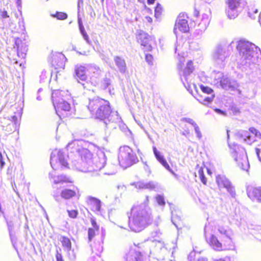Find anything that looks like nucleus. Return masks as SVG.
I'll use <instances>...</instances> for the list:
<instances>
[{"instance_id": "1", "label": "nucleus", "mask_w": 261, "mask_h": 261, "mask_svg": "<svg viewBox=\"0 0 261 261\" xmlns=\"http://www.w3.org/2000/svg\"><path fill=\"white\" fill-rule=\"evenodd\" d=\"M82 140H74L67 145V149L70 152L67 158L70 163L67 162L65 154L62 150L57 149L53 151L50 155V164L52 168L56 170L59 166L62 167L72 168L79 171L87 172L99 171L103 168L107 161L105 152H97V155L93 156L89 150L83 147Z\"/></svg>"}, {"instance_id": "2", "label": "nucleus", "mask_w": 261, "mask_h": 261, "mask_svg": "<svg viewBox=\"0 0 261 261\" xmlns=\"http://www.w3.org/2000/svg\"><path fill=\"white\" fill-rule=\"evenodd\" d=\"M87 107L96 119L103 121L106 127L105 139L107 140L110 134L109 129L116 127L115 123L120 122L121 117L117 111H112L108 101L99 97L90 99Z\"/></svg>"}, {"instance_id": "3", "label": "nucleus", "mask_w": 261, "mask_h": 261, "mask_svg": "<svg viewBox=\"0 0 261 261\" xmlns=\"http://www.w3.org/2000/svg\"><path fill=\"white\" fill-rule=\"evenodd\" d=\"M128 218L129 227L132 231L140 232L143 230L152 220L150 210L146 202L134 205Z\"/></svg>"}, {"instance_id": "4", "label": "nucleus", "mask_w": 261, "mask_h": 261, "mask_svg": "<svg viewBox=\"0 0 261 261\" xmlns=\"http://www.w3.org/2000/svg\"><path fill=\"white\" fill-rule=\"evenodd\" d=\"M236 44L241 58V64L250 67L257 64L261 59V50L254 44L244 39L232 41L230 45Z\"/></svg>"}, {"instance_id": "5", "label": "nucleus", "mask_w": 261, "mask_h": 261, "mask_svg": "<svg viewBox=\"0 0 261 261\" xmlns=\"http://www.w3.org/2000/svg\"><path fill=\"white\" fill-rule=\"evenodd\" d=\"M52 100L57 114L60 118L68 117L70 115V105L67 100L71 96L68 91L60 90H54L52 92Z\"/></svg>"}, {"instance_id": "6", "label": "nucleus", "mask_w": 261, "mask_h": 261, "mask_svg": "<svg viewBox=\"0 0 261 261\" xmlns=\"http://www.w3.org/2000/svg\"><path fill=\"white\" fill-rule=\"evenodd\" d=\"M118 158L120 166L124 169L138 162L137 156L133 153L132 149L127 146L120 148Z\"/></svg>"}, {"instance_id": "7", "label": "nucleus", "mask_w": 261, "mask_h": 261, "mask_svg": "<svg viewBox=\"0 0 261 261\" xmlns=\"http://www.w3.org/2000/svg\"><path fill=\"white\" fill-rule=\"evenodd\" d=\"M233 146L234 148L231 152L232 158L241 169L247 171L249 168V163L245 149L235 144Z\"/></svg>"}, {"instance_id": "8", "label": "nucleus", "mask_w": 261, "mask_h": 261, "mask_svg": "<svg viewBox=\"0 0 261 261\" xmlns=\"http://www.w3.org/2000/svg\"><path fill=\"white\" fill-rule=\"evenodd\" d=\"M245 4V0H227L228 7L226 12L228 18L233 19L238 17Z\"/></svg>"}, {"instance_id": "9", "label": "nucleus", "mask_w": 261, "mask_h": 261, "mask_svg": "<svg viewBox=\"0 0 261 261\" xmlns=\"http://www.w3.org/2000/svg\"><path fill=\"white\" fill-rule=\"evenodd\" d=\"M229 52L226 47L218 45L215 49L213 54V60L216 64L220 67H224L227 59L229 56Z\"/></svg>"}, {"instance_id": "10", "label": "nucleus", "mask_w": 261, "mask_h": 261, "mask_svg": "<svg viewBox=\"0 0 261 261\" xmlns=\"http://www.w3.org/2000/svg\"><path fill=\"white\" fill-rule=\"evenodd\" d=\"M137 41L141 45L144 46L147 50H152V44L155 42V38L149 36L142 30H138L136 32Z\"/></svg>"}, {"instance_id": "11", "label": "nucleus", "mask_w": 261, "mask_h": 261, "mask_svg": "<svg viewBox=\"0 0 261 261\" xmlns=\"http://www.w3.org/2000/svg\"><path fill=\"white\" fill-rule=\"evenodd\" d=\"M181 66L180 64L178 65L179 69V74L180 76L181 80L185 86V87L189 91V88L190 87V77L191 74L193 72L194 68L193 66V63L191 61H188L186 67L184 70H180Z\"/></svg>"}, {"instance_id": "12", "label": "nucleus", "mask_w": 261, "mask_h": 261, "mask_svg": "<svg viewBox=\"0 0 261 261\" xmlns=\"http://www.w3.org/2000/svg\"><path fill=\"white\" fill-rule=\"evenodd\" d=\"M216 180L219 188H225L232 197H235L236 193L234 187L225 176L218 175L216 176Z\"/></svg>"}, {"instance_id": "13", "label": "nucleus", "mask_w": 261, "mask_h": 261, "mask_svg": "<svg viewBox=\"0 0 261 261\" xmlns=\"http://www.w3.org/2000/svg\"><path fill=\"white\" fill-rule=\"evenodd\" d=\"M87 71L90 74V82L96 86L99 84L102 76V71L99 67L95 64L87 65Z\"/></svg>"}, {"instance_id": "14", "label": "nucleus", "mask_w": 261, "mask_h": 261, "mask_svg": "<svg viewBox=\"0 0 261 261\" xmlns=\"http://www.w3.org/2000/svg\"><path fill=\"white\" fill-rule=\"evenodd\" d=\"M186 18H187V16L185 13H180L177 17L173 29L175 34H177V29L182 33H186L189 31V27Z\"/></svg>"}, {"instance_id": "15", "label": "nucleus", "mask_w": 261, "mask_h": 261, "mask_svg": "<svg viewBox=\"0 0 261 261\" xmlns=\"http://www.w3.org/2000/svg\"><path fill=\"white\" fill-rule=\"evenodd\" d=\"M86 69H87V66L86 67L82 65H76L74 67V72L79 83H81L83 86L84 89H88L89 83L88 82H86L87 80V75L86 74Z\"/></svg>"}, {"instance_id": "16", "label": "nucleus", "mask_w": 261, "mask_h": 261, "mask_svg": "<svg viewBox=\"0 0 261 261\" xmlns=\"http://www.w3.org/2000/svg\"><path fill=\"white\" fill-rule=\"evenodd\" d=\"M206 241L208 244L215 250L221 251L223 250H229L233 247V245H230L228 246L225 243H224L223 245L218 240L217 238L214 234L207 238L206 237Z\"/></svg>"}, {"instance_id": "17", "label": "nucleus", "mask_w": 261, "mask_h": 261, "mask_svg": "<svg viewBox=\"0 0 261 261\" xmlns=\"http://www.w3.org/2000/svg\"><path fill=\"white\" fill-rule=\"evenodd\" d=\"M249 130L250 133L247 131H242L241 134L244 142L248 144H251L255 141V137L257 138H261V134L254 127L250 128Z\"/></svg>"}, {"instance_id": "18", "label": "nucleus", "mask_w": 261, "mask_h": 261, "mask_svg": "<svg viewBox=\"0 0 261 261\" xmlns=\"http://www.w3.org/2000/svg\"><path fill=\"white\" fill-rule=\"evenodd\" d=\"M218 231L220 235V238L228 246L233 245L231 238L232 235V231L231 229L227 227L220 226L218 227Z\"/></svg>"}, {"instance_id": "19", "label": "nucleus", "mask_w": 261, "mask_h": 261, "mask_svg": "<svg viewBox=\"0 0 261 261\" xmlns=\"http://www.w3.org/2000/svg\"><path fill=\"white\" fill-rule=\"evenodd\" d=\"M219 87H221L223 89L230 91H234L238 87V83L236 81L231 80L230 78L225 76L220 81Z\"/></svg>"}, {"instance_id": "20", "label": "nucleus", "mask_w": 261, "mask_h": 261, "mask_svg": "<svg viewBox=\"0 0 261 261\" xmlns=\"http://www.w3.org/2000/svg\"><path fill=\"white\" fill-rule=\"evenodd\" d=\"M17 47L18 56L22 59L24 58L28 51V45L25 40H22L19 38H16L14 47Z\"/></svg>"}, {"instance_id": "21", "label": "nucleus", "mask_w": 261, "mask_h": 261, "mask_svg": "<svg viewBox=\"0 0 261 261\" xmlns=\"http://www.w3.org/2000/svg\"><path fill=\"white\" fill-rule=\"evenodd\" d=\"M135 187L138 189H148L149 190H156L158 188V184L152 181L146 182L143 180L139 181L133 184Z\"/></svg>"}, {"instance_id": "22", "label": "nucleus", "mask_w": 261, "mask_h": 261, "mask_svg": "<svg viewBox=\"0 0 261 261\" xmlns=\"http://www.w3.org/2000/svg\"><path fill=\"white\" fill-rule=\"evenodd\" d=\"M87 202L91 206L92 211L96 213L100 212L101 201L95 197L89 196L87 197Z\"/></svg>"}, {"instance_id": "23", "label": "nucleus", "mask_w": 261, "mask_h": 261, "mask_svg": "<svg viewBox=\"0 0 261 261\" xmlns=\"http://www.w3.org/2000/svg\"><path fill=\"white\" fill-rule=\"evenodd\" d=\"M248 197L253 201L261 202V188H251L247 191Z\"/></svg>"}, {"instance_id": "24", "label": "nucleus", "mask_w": 261, "mask_h": 261, "mask_svg": "<svg viewBox=\"0 0 261 261\" xmlns=\"http://www.w3.org/2000/svg\"><path fill=\"white\" fill-rule=\"evenodd\" d=\"M126 261H142L141 252L135 249H130L125 257Z\"/></svg>"}, {"instance_id": "25", "label": "nucleus", "mask_w": 261, "mask_h": 261, "mask_svg": "<svg viewBox=\"0 0 261 261\" xmlns=\"http://www.w3.org/2000/svg\"><path fill=\"white\" fill-rule=\"evenodd\" d=\"M49 178L50 179L53 180V182L55 184H63L64 182H71L70 178L64 175H60L58 176L54 175L52 173H49Z\"/></svg>"}, {"instance_id": "26", "label": "nucleus", "mask_w": 261, "mask_h": 261, "mask_svg": "<svg viewBox=\"0 0 261 261\" xmlns=\"http://www.w3.org/2000/svg\"><path fill=\"white\" fill-rule=\"evenodd\" d=\"M114 61L120 72L125 73L126 71V65L124 59L119 56H115Z\"/></svg>"}, {"instance_id": "27", "label": "nucleus", "mask_w": 261, "mask_h": 261, "mask_svg": "<svg viewBox=\"0 0 261 261\" xmlns=\"http://www.w3.org/2000/svg\"><path fill=\"white\" fill-rule=\"evenodd\" d=\"M210 23V17L207 14H203L201 21L198 24L199 30L201 33L204 32L208 27Z\"/></svg>"}, {"instance_id": "28", "label": "nucleus", "mask_w": 261, "mask_h": 261, "mask_svg": "<svg viewBox=\"0 0 261 261\" xmlns=\"http://www.w3.org/2000/svg\"><path fill=\"white\" fill-rule=\"evenodd\" d=\"M214 96V94H211L210 96L200 95L196 98V99L204 105H208L212 102Z\"/></svg>"}, {"instance_id": "29", "label": "nucleus", "mask_w": 261, "mask_h": 261, "mask_svg": "<svg viewBox=\"0 0 261 261\" xmlns=\"http://www.w3.org/2000/svg\"><path fill=\"white\" fill-rule=\"evenodd\" d=\"M75 195L76 191L74 190L64 189L61 193L62 198L65 199H69Z\"/></svg>"}, {"instance_id": "30", "label": "nucleus", "mask_w": 261, "mask_h": 261, "mask_svg": "<svg viewBox=\"0 0 261 261\" xmlns=\"http://www.w3.org/2000/svg\"><path fill=\"white\" fill-rule=\"evenodd\" d=\"M211 76L214 79V84L219 87V84L220 83L221 80L225 76L223 75L221 72L214 71L211 74Z\"/></svg>"}, {"instance_id": "31", "label": "nucleus", "mask_w": 261, "mask_h": 261, "mask_svg": "<svg viewBox=\"0 0 261 261\" xmlns=\"http://www.w3.org/2000/svg\"><path fill=\"white\" fill-rule=\"evenodd\" d=\"M61 241L63 246L66 248V250L71 248V243L67 237H62Z\"/></svg>"}, {"instance_id": "32", "label": "nucleus", "mask_w": 261, "mask_h": 261, "mask_svg": "<svg viewBox=\"0 0 261 261\" xmlns=\"http://www.w3.org/2000/svg\"><path fill=\"white\" fill-rule=\"evenodd\" d=\"M2 215H3L4 218H5V220L6 222L7 227H8V229L9 231V234L11 235L12 231H13V229H14L13 221L11 220H8L7 219V218L6 217V216L5 215L4 213V214H2Z\"/></svg>"}, {"instance_id": "33", "label": "nucleus", "mask_w": 261, "mask_h": 261, "mask_svg": "<svg viewBox=\"0 0 261 261\" xmlns=\"http://www.w3.org/2000/svg\"><path fill=\"white\" fill-rule=\"evenodd\" d=\"M198 174L200 177L201 181L204 185L206 184V178L204 175L203 169L202 167H200L198 169Z\"/></svg>"}, {"instance_id": "34", "label": "nucleus", "mask_w": 261, "mask_h": 261, "mask_svg": "<svg viewBox=\"0 0 261 261\" xmlns=\"http://www.w3.org/2000/svg\"><path fill=\"white\" fill-rule=\"evenodd\" d=\"M163 12V8L161 5L158 3L154 10V15L157 18H159Z\"/></svg>"}, {"instance_id": "35", "label": "nucleus", "mask_w": 261, "mask_h": 261, "mask_svg": "<svg viewBox=\"0 0 261 261\" xmlns=\"http://www.w3.org/2000/svg\"><path fill=\"white\" fill-rule=\"evenodd\" d=\"M257 13V9L254 8H252L249 9V11L248 12V15L250 18L254 19L256 18Z\"/></svg>"}, {"instance_id": "36", "label": "nucleus", "mask_w": 261, "mask_h": 261, "mask_svg": "<svg viewBox=\"0 0 261 261\" xmlns=\"http://www.w3.org/2000/svg\"><path fill=\"white\" fill-rule=\"evenodd\" d=\"M92 250L97 256H99L102 251V246L100 244H98L96 245L95 247L92 248Z\"/></svg>"}, {"instance_id": "37", "label": "nucleus", "mask_w": 261, "mask_h": 261, "mask_svg": "<svg viewBox=\"0 0 261 261\" xmlns=\"http://www.w3.org/2000/svg\"><path fill=\"white\" fill-rule=\"evenodd\" d=\"M54 17H56L59 20H64L67 18V15L65 13L57 12L55 14L51 15Z\"/></svg>"}, {"instance_id": "38", "label": "nucleus", "mask_w": 261, "mask_h": 261, "mask_svg": "<svg viewBox=\"0 0 261 261\" xmlns=\"http://www.w3.org/2000/svg\"><path fill=\"white\" fill-rule=\"evenodd\" d=\"M153 151L156 159L159 162L164 159V156L161 154V152L157 150L155 146L153 147Z\"/></svg>"}, {"instance_id": "39", "label": "nucleus", "mask_w": 261, "mask_h": 261, "mask_svg": "<svg viewBox=\"0 0 261 261\" xmlns=\"http://www.w3.org/2000/svg\"><path fill=\"white\" fill-rule=\"evenodd\" d=\"M171 214H172V217H171L172 222L177 228H178V225L179 224V223L180 222V219L178 216H174V215L173 213V212H171Z\"/></svg>"}, {"instance_id": "40", "label": "nucleus", "mask_w": 261, "mask_h": 261, "mask_svg": "<svg viewBox=\"0 0 261 261\" xmlns=\"http://www.w3.org/2000/svg\"><path fill=\"white\" fill-rule=\"evenodd\" d=\"M200 89L201 91L205 94H213V90L210 87L207 86H204L202 85H200Z\"/></svg>"}, {"instance_id": "41", "label": "nucleus", "mask_w": 261, "mask_h": 261, "mask_svg": "<svg viewBox=\"0 0 261 261\" xmlns=\"http://www.w3.org/2000/svg\"><path fill=\"white\" fill-rule=\"evenodd\" d=\"M67 251L68 256L69 259L71 261H75L76 259V255L73 250H72L71 248L70 249H68L66 250Z\"/></svg>"}, {"instance_id": "42", "label": "nucleus", "mask_w": 261, "mask_h": 261, "mask_svg": "<svg viewBox=\"0 0 261 261\" xmlns=\"http://www.w3.org/2000/svg\"><path fill=\"white\" fill-rule=\"evenodd\" d=\"M111 81L110 79L105 78L101 82V87L102 89H106L111 85Z\"/></svg>"}, {"instance_id": "43", "label": "nucleus", "mask_w": 261, "mask_h": 261, "mask_svg": "<svg viewBox=\"0 0 261 261\" xmlns=\"http://www.w3.org/2000/svg\"><path fill=\"white\" fill-rule=\"evenodd\" d=\"M160 163L163 165V166H164L167 170H168L169 171H170V172H171L173 174H174V173L173 172V171L172 170V169L170 168L169 164H168V163L167 162L166 160H165V159L164 158V159H163L160 162Z\"/></svg>"}, {"instance_id": "44", "label": "nucleus", "mask_w": 261, "mask_h": 261, "mask_svg": "<svg viewBox=\"0 0 261 261\" xmlns=\"http://www.w3.org/2000/svg\"><path fill=\"white\" fill-rule=\"evenodd\" d=\"M156 200L158 203L160 205H164L165 204L164 198L161 195H158L156 196Z\"/></svg>"}, {"instance_id": "45", "label": "nucleus", "mask_w": 261, "mask_h": 261, "mask_svg": "<svg viewBox=\"0 0 261 261\" xmlns=\"http://www.w3.org/2000/svg\"><path fill=\"white\" fill-rule=\"evenodd\" d=\"M67 213L69 217L75 218L77 217L78 212L76 210H67Z\"/></svg>"}, {"instance_id": "46", "label": "nucleus", "mask_w": 261, "mask_h": 261, "mask_svg": "<svg viewBox=\"0 0 261 261\" xmlns=\"http://www.w3.org/2000/svg\"><path fill=\"white\" fill-rule=\"evenodd\" d=\"M252 234L256 239L261 241V228L258 230H255Z\"/></svg>"}, {"instance_id": "47", "label": "nucleus", "mask_w": 261, "mask_h": 261, "mask_svg": "<svg viewBox=\"0 0 261 261\" xmlns=\"http://www.w3.org/2000/svg\"><path fill=\"white\" fill-rule=\"evenodd\" d=\"M95 234V229L94 228H90L88 229V239L91 241Z\"/></svg>"}, {"instance_id": "48", "label": "nucleus", "mask_w": 261, "mask_h": 261, "mask_svg": "<svg viewBox=\"0 0 261 261\" xmlns=\"http://www.w3.org/2000/svg\"><path fill=\"white\" fill-rule=\"evenodd\" d=\"M194 130L195 132V133L196 134L197 137L198 138V139H201L202 138V134L200 130V128L198 125H196L194 126Z\"/></svg>"}, {"instance_id": "49", "label": "nucleus", "mask_w": 261, "mask_h": 261, "mask_svg": "<svg viewBox=\"0 0 261 261\" xmlns=\"http://www.w3.org/2000/svg\"><path fill=\"white\" fill-rule=\"evenodd\" d=\"M7 156L5 154V152H0V166L1 168H3L4 166L5 163L4 162V156Z\"/></svg>"}, {"instance_id": "50", "label": "nucleus", "mask_w": 261, "mask_h": 261, "mask_svg": "<svg viewBox=\"0 0 261 261\" xmlns=\"http://www.w3.org/2000/svg\"><path fill=\"white\" fill-rule=\"evenodd\" d=\"M84 40L86 42V43L89 45H92V42L90 39L89 35L87 33L85 34H83L82 35Z\"/></svg>"}, {"instance_id": "51", "label": "nucleus", "mask_w": 261, "mask_h": 261, "mask_svg": "<svg viewBox=\"0 0 261 261\" xmlns=\"http://www.w3.org/2000/svg\"><path fill=\"white\" fill-rule=\"evenodd\" d=\"M0 15L3 18H6L9 17L7 12L5 9L0 10Z\"/></svg>"}, {"instance_id": "52", "label": "nucleus", "mask_w": 261, "mask_h": 261, "mask_svg": "<svg viewBox=\"0 0 261 261\" xmlns=\"http://www.w3.org/2000/svg\"><path fill=\"white\" fill-rule=\"evenodd\" d=\"M183 120H184L185 122H187V123H190V124H192V125L193 126V127H194V126H195L196 125H197V124L195 123V122L193 119H191V118H184V119H183Z\"/></svg>"}, {"instance_id": "53", "label": "nucleus", "mask_w": 261, "mask_h": 261, "mask_svg": "<svg viewBox=\"0 0 261 261\" xmlns=\"http://www.w3.org/2000/svg\"><path fill=\"white\" fill-rule=\"evenodd\" d=\"M145 59H146V61L149 64H152L153 57L151 55L146 54Z\"/></svg>"}, {"instance_id": "54", "label": "nucleus", "mask_w": 261, "mask_h": 261, "mask_svg": "<svg viewBox=\"0 0 261 261\" xmlns=\"http://www.w3.org/2000/svg\"><path fill=\"white\" fill-rule=\"evenodd\" d=\"M9 236L12 243L16 242V238L14 231H12L11 235L9 234Z\"/></svg>"}, {"instance_id": "55", "label": "nucleus", "mask_w": 261, "mask_h": 261, "mask_svg": "<svg viewBox=\"0 0 261 261\" xmlns=\"http://www.w3.org/2000/svg\"><path fill=\"white\" fill-rule=\"evenodd\" d=\"M91 224L93 226V228L96 230L98 229V226L97 225L96 222L94 219H91Z\"/></svg>"}, {"instance_id": "56", "label": "nucleus", "mask_w": 261, "mask_h": 261, "mask_svg": "<svg viewBox=\"0 0 261 261\" xmlns=\"http://www.w3.org/2000/svg\"><path fill=\"white\" fill-rule=\"evenodd\" d=\"M56 257L57 261H63L62 254L58 252H57Z\"/></svg>"}, {"instance_id": "57", "label": "nucleus", "mask_w": 261, "mask_h": 261, "mask_svg": "<svg viewBox=\"0 0 261 261\" xmlns=\"http://www.w3.org/2000/svg\"><path fill=\"white\" fill-rule=\"evenodd\" d=\"M11 121L14 122V123L16 124L18 122V117L16 115L12 116L11 117Z\"/></svg>"}, {"instance_id": "58", "label": "nucleus", "mask_w": 261, "mask_h": 261, "mask_svg": "<svg viewBox=\"0 0 261 261\" xmlns=\"http://www.w3.org/2000/svg\"><path fill=\"white\" fill-rule=\"evenodd\" d=\"M256 153L257 156V158L260 162H261V158L259 156V153L261 151L260 149L259 148H256L255 149Z\"/></svg>"}, {"instance_id": "59", "label": "nucleus", "mask_w": 261, "mask_h": 261, "mask_svg": "<svg viewBox=\"0 0 261 261\" xmlns=\"http://www.w3.org/2000/svg\"><path fill=\"white\" fill-rule=\"evenodd\" d=\"M79 30H80V33L82 35L87 33L84 26L79 27Z\"/></svg>"}, {"instance_id": "60", "label": "nucleus", "mask_w": 261, "mask_h": 261, "mask_svg": "<svg viewBox=\"0 0 261 261\" xmlns=\"http://www.w3.org/2000/svg\"><path fill=\"white\" fill-rule=\"evenodd\" d=\"M77 22H78V24H79V27L84 26L83 24L82 18L80 17L79 15H78Z\"/></svg>"}, {"instance_id": "61", "label": "nucleus", "mask_w": 261, "mask_h": 261, "mask_svg": "<svg viewBox=\"0 0 261 261\" xmlns=\"http://www.w3.org/2000/svg\"><path fill=\"white\" fill-rule=\"evenodd\" d=\"M65 58V56L63 55H60L59 57H57V58L56 57H55L54 58V61L55 62H56V61L57 60H58L59 59H60V60H63Z\"/></svg>"}, {"instance_id": "62", "label": "nucleus", "mask_w": 261, "mask_h": 261, "mask_svg": "<svg viewBox=\"0 0 261 261\" xmlns=\"http://www.w3.org/2000/svg\"><path fill=\"white\" fill-rule=\"evenodd\" d=\"M215 111L219 114L224 115H225V113L219 109H216Z\"/></svg>"}, {"instance_id": "63", "label": "nucleus", "mask_w": 261, "mask_h": 261, "mask_svg": "<svg viewBox=\"0 0 261 261\" xmlns=\"http://www.w3.org/2000/svg\"><path fill=\"white\" fill-rule=\"evenodd\" d=\"M57 67L56 68H62L63 67L64 65V63L63 61H60L56 64Z\"/></svg>"}, {"instance_id": "64", "label": "nucleus", "mask_w": 261, "mask_h": 261, "mask_svg": "<svg viewBox=\"0 0 261 261\" xmlns=\"http://www.w3.org/2000/svg\"><path fill=\"white\" fill-rule=\"evenodd\" d=\"M214 261H230V258L229 257H225L223 259L220 258L218 259H214Z\"/></svg>"}]
</instances>
